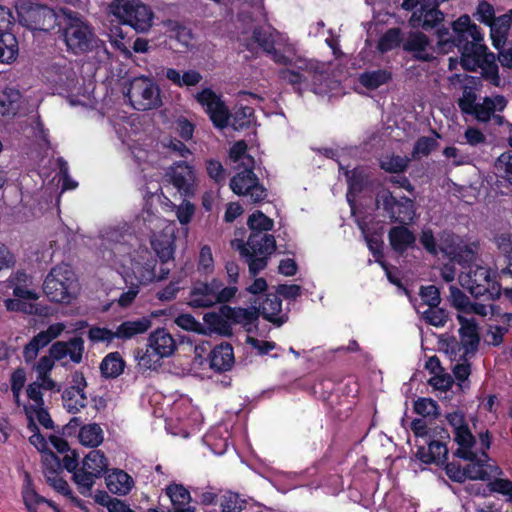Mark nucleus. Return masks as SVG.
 <instances>
[{
  "instance_id": "1",
  "label": "nucleus",
  "mask_w": 512,
  "mask_h": 512,
  "mask_svg": "<svg viewBox=\"0 0 512 512\" xmlns=\"http://www.w3.org/2000/svg\"><path fill=\"white\" fill-rule=\"evenodd\" d=\"M453 32L442 28L437 31V48L443 54L457 49L460 53V64L465 71L474 72L481 68L482 77L494 86L500 85L499 69L495 55L488 53L487 46L482 43L481 28L471 22L469 15H461L452 23Z\"/></svg>"
},
{
  "instance_id": "2",
  "label": "nucleus",
  "mask_w": 512,
  "mask_h": 512,
  "mask_svg": "<svg viewBox=\"0 0 512 512\" xmlns=\"http://www.w3.org/2000/svg\"><path fill=\"white\" fill-rule=\"evenodd\" d=\"M247 225L250 229V235L246 242L239 241L237 249L241 258L248 264L249 272L256 276L268 264L269 257L276 249V240L273 235L265 232L273 229L274 222L262 211L253 212Z\"/></svg>"
},
{
  "instance_id": "3",
  "label": "nucleus",
  "mask_w": 512,
  "mask_h": 512,
  "mask_svg": "<svg viewBox=\"0 0 512 512\" xmlns=\"http://www.w3.org/2000/svg\"><path fill=\"white\" fill-rule=\"evenodd\" d=\"M109 10L121 25H128L137 33H145L152 27L153 11L138 0H114Z\"/></svg>"
},
{
  "instance_id": "4",
  "label": "nucleus",
  "mask_w": 512,
  "mask_h": 512,
  "mask_svg": "<svg viewBox=\"0 0 512 512\" xmlns=\"http://www.w3.org/2000/svg\"><path fill=\"white\" fill-rule=\"evenodd\" d=\"M296 70L290 68L280 69L279 78L291 85L295 92L302 94L304 90H311L315 94H321L323 90L318 87L326 78L323 71L319 70L316 63L300 59L296 63Z\"/></svg>"
},
{
  "instance_id": "5",
  "label": "nucleus",
  "mask_w": 512,
  "mask_h": 512,
  "mask_svg": "<svg viewBox=\"0 0 512 512\" xmlns=\"http://www.w3.org/2000/svg\"><path fill=\"white\" fill-rule=\"evenodd\" d=\"M65 15L63 35L68 50L76 55L92 51L97 40L93 27L78 12L69 11Z\"/></svg>"
},
{
  "instance_id": "6",
  "label": "nucleus",
  "mask_w": 512,
  "mask_h": 512,
  "mask_svg": "<svg viewBox=\"0 0 512 512\" xmlns=\"http://www.w3.org/2000/svg\"><path fill=\"white\" fill-rule=\"evenodd\" d=\"M235 297L234 287H224L219 278L210 281H196L189 293L188 305L192 308H210L215 304L230 302Z\"/></svg>"
},
{
  "instance_id": "7",
  "label": "nucleus",
  "mask_w": 512,
  "mask_h": 512,
  "mask_svg": "<svg viewBox=\"0 0 512 512\" xmlns=\"http://www.w3.org/2000/svg\"><path fill=\"white\" fill-rule=\"evenodd\" d=\"M78 282L70 265L53 267L43 283V291L51 302L69 303L75 296Z\"/></svg>"
},
{
  "instance_id": "8",
  "label": "nucleus",
  "mask_w": 512,
  "mask_h": 512,
  "mask_svg": "<svg viewBox=\"0 0 512 512\" xmlns=\"http://www.w3.org/2000/svg\"><path fill=\"white\" fill-rule=\"evenodd\" d=\"M497 277L498 274L491 268L475 265L469 268L461 284L476 299L495 300L500 298L502 292Z\"/></svg>"
},
{
  "instance_id": "9",
  "label": "nucleus",
  "mask_w": 512,
  "mask_h": 512,
  "mask_svg": "<svg viewBox=\"0 0 512 512\" xmlns=\"http://www.w3.org/2000/svg\"><path fill=\"white\" fill-rule=\"evenodd\" d=\"M18 22L31 31L49 32L57 25L53 8L37 0H23L16 6Z\"/></svg>"
},
{
  "instance_id": "10",
  "label": "nucleus",
  "mask_w": 512,
  "mask_h": 512,
  "mask_svg": "<svg viewBox=\"0 0 512 512\" xmlns=\"http://www.w3.org/2000/svg\"><path fill=\"white\" fill-rule=\"evenodd\" d=\"M375 204L378 209L382 208L391 223L407 224L414 219V200L407 196L396 198L389 189L378 191Z\"/></svg>"
},
{
  "instance_id": "11",
  "label": "nucleus",
  "mask_w": 512,
  "mask_h": 512,
  "mask_svg": "<svg viewBox=\"0 0 512 512\" xmlns=\"http://www.w3.org/2000/svg\"><path fill=\"white\" fill-rule=\"evenodd\" d=\"M108 459L100 450H91L83 459L82 468L75 472L74 482L82 495L89 493L95 478L102 477L108 471Z\"/></svg>"
},
{
  "instance_id": "12",
  "label": "nucleus",
  "mask_w": 512,
  "mask_h": 512,
  "mask_svg": "<svg viewBox=\"0 0 512 512\" xmlns=\"http://www.w3.org/2000/svg\"><path fill=\"white\" fill-rule=\"evenodd\" d=\"M126 96L134 109L146 111L157 108L161 105L160 91L158 86L148 77H135L130 82Z\"/></svg>"
},
{
  "instance_id": "13",
  "label": "nucleus",
  "mask_w": 512,
  "mask_h": 512,
  "mask_svg": "<svg viewBox=\"0 0 512 512\" xmlns=\"http://www.w3.org/2000/svg\"><path fill=\"white\" fill-rule=\"evenodd\" d=\"M440 3L435 0H421V6L413 11L410 16L409 24L413 28H421L424 31H430L435 29V35L437 31L445 28L450 33L452 30V23L450 27L444 25L445 14L439 9Z\"/></svg>"
},
{
  "instance_id": "14",
  "label": "nucleus",
  "mask_w": 512,
  "mask_h": 512,
  "mask_svg": "<svg viewBox=\"0 0 512 512\" xmlns=\"http://www.w3.org/2000/svg\"><path fill=\"white\" fill-rule=\"evenodd\" d=\"M195 100L203 107L214 127L224 129L229 125L231 113L220 95L211 88H204L195 95Z\"/></svg>"
},
{
  "instance_id": "15",
  "label": "nucleus",
  "mask_w": 512,
  "mask_h": 512,
  "mask_svg": "<svg viewBox=\"0 0 512 512\" xmlns=\"http://www.w3.org/2000/svg\"><path fill=\"white\" fill-rule=\"evenodd\" d=\"M166 177L185 198H192L197 188L196 171L193 165L186 161H176L167 170Z\"/></svg>"
},
{
  "instance_id": "16",
  "label": "nucleus",
  "mask_w": 512,
  "mask_h": 512,
  "mask_svg": "<svg viewBox=\"0 0 512 512\" xmlns=\"http://www.w3.org/2000/svg\"><path fill=\"white\" fill-rule=\"evenodd\" d=\"M44 80L54 89L68 90L74 85L76 73L65 58L51 62L43 70Z\"/></svg>"
},
{
  "instance_id": "17",
  "label": "nucleus",
  "mask_w": 512,
  "mask_h": 512,
  "mask_svg": "<svg viewBox=\"0 0 512 512\" xmlns=\"http://www.w3.org/2000/svg\"><path fill=\"white\" fill-rule=\"evenodd\" d=\"M71 378V385L62 392V401L69 413L76 414L87 406V396L84 391L87 381L81 371H75Z\"/></svg>"
},
{
  "instance_id": "18",
  "label": "nucleus",
  "mask_w": 512,
  "mask_h": 512,
  "mask_svg": "<svg viewBox=\"0 0 512 512\" xmlns=\"http://www.w3.org/2000/svg\"><path fill=\"white\" fill-rule=\"evenodd\" d=\"M84 351V340L81 336L72 337L68 341H56L49 348L50 355L57 361L69 356L75 364L82 362Z\"/></svg>"
},
{
  "instance_id": "19",
  "label": "nucleus",
  "mask_w": 512,
  "mask_h": 512,
  "mask_svg": "<svg viewBox=\"0 0 512 512\" xmlns=\"http://www.w3.org/2000/svg\"><path fill=\"white\" fill-rule=\"evenodd\" d=\"M165 494L171 507H166L167 512H196L191 506L192 497L190 491L183 484L171 483L166 486Z\"/></svg>"
},
{
  "instance_id": "20",
  "label": "nucleus",
  "mask_w": 512,
  "mask_h": 512,
  "mask_svg": "<svg viewBox=\"0 0 512 512\" xmlns=\"http://www.w3.org/2000/svg\"><path fill=\"white\" fill-rule=\"evenodd\" d=\"M458 321L460 323L459 335L461 345L464 349L462 358L465 359V356L469 354L474 355L478 350L480 343L478 325L474 319H467L461 315H458Z\"/></svg>"
},
{
  "instance_id": "21",
  "label": "nucleus",
  "mask_w": 512,
  "mask_h": 512,
  "mask_svg": "<svg viewBox=\"0 0 512 512\" xmlns=\"http://www.w3.org/2000/svg\"><path fill=\"white\" fill-rule=\"evenodd\" d=\"M134 273L139 283L146 285L166 279L170 273V267H164L163 264H160L157 268V260L151 258L143 264L136 265Z\"/></svg>"
},
{
  "instance_id": "22",
  "label": "nucleus",
  "mask_w": 512,
  "mask_h": 512,
  "mask_svg": "<svg viewBox=\"0 0 512 512\" xmlns=\"http://www.w3.org/2000/svg\"><path fill=\"white\" fill-rule=\"evenodd\" d=\"M388 240L391 249L395 253L403 255L408 249L415 246L416 236L405 224H400L390 228Z\"/></svg>"
},
{
  "instance_id": "23",
  "label": "nucleus",
  "mask_w": 512,
  "mask_h": 512,
  "mask_svg": "<svg viewBox=\"0 0 512 512\" xmlns=\"http://www.w3.org/2000/svg\"><path fill=\"white\" fill-rule=\"evenodd\" d=\"M258 308H260V315L277 327L288 321V314L282 313V300L276 294L267 295Z\"/></svg>"
},
{
  "instance_id": "24",
  "label": "nucleus",
  "mask_w": 512,
  "mask_h": 512,
  "mask_svg": "<svg viewBox=\"0 0 512 512\" xmlns=\"http://www.w3.org/2000/svg\"><path fill=\"white\" fill-rule=\"evenodd\" d=\"M428 448L424 445L418 446L416 457L422 463L444 465L448 460V447L437 441H426Z\"/></svg>"
},
{
  "instance_id": "25",
  "label": "nucleus",
  "mask_w": 512,
  "mask_h": 512,
  "mask_svg": "<svg viewBox=\"0 0 512 512\" xmlns=\"http://www.w3.org/2000/svg\"><path fill=\"white\" fill-rule=\"evenodd\" d=\"M220 312L226 319L230 320L231 324H240L241 326L255 324L260 316V308L255 306L242 308L222 305Z\"/></svg>"
},
{
  "instance_id": "26",
  "label": "nucleus",
  "mask_w": 512,
  "mask_h": 512,
  "mask_svg": "<svg viewBox=\"0 0 512 512\" xmlns=\"http://www.w3.org/2000/svg\"><path fill=\"white\" fill-rule=\"evenodd\" d=\"M233 347L229 343L215 346L209 354L210 368L215 372L229 371L234 364Z\"/></svg>"
},
{
  "instance_id": "27",
  "label": "nucleus",
  "mask_w": 512,
  "mask_h": 512,
  "mask_svg": "<svg viewBox=\"0 0 512 512\" xmlns=\"http://www.w3.org/2000/svg\"><path fill=\"white\" fill-rule=\"evenodd\" d=\"M151 247L160 260V264L169 267L174 261L175 238L173 235L160 233L151 239Z\"/></svg>"
},
{
  "instance_id": "28",
  "label": "nucleus",
  "mask_w": 512,
  "mask_h": 512,
  "mask_svg": "<svg viewBox=\"0 0 512 512\" xmlns=\"http://www.w3.org/2000/svg\"><path fill=\"white\" fill-rule=\"evenodd\" d=\"M507 106V100L503 95L484 97L482 103H477L475 111L471 114L477 121L487 123L491 120L495 111H503Z\"/></svg>"
},
{
  "instance_id": "29",
  "label": "nucleus",
  "mask_w": 512,
  "mask_h": 512,
  "mask_svg": "<svg viewBox=\"0 0 512 512\" xmlns=\"http://www.w3.org/2000/svg\"><path fill=\"white\" fill-rule=\"evenodd\" d=\"M148 344L163 357L171 356L176 350V342L165 328H158L152 332L148 338Z\"/></svg>"
},
{
  "instance_id": "30",
  "label": "nucleus",
  "mask_w": 512,
  "mask_h": 512,
  "mask_svg": "<svg viewBox=\"0 0 512 512\" xmlns=\"http://www.w3.org/2000/svg\"><path fill=\"white\" fill-rule=\"evenodd\" d=\"M108 490L113 494L127 495L133 485V478L125 471L115 469L112 473L108 474L105 478Z\"/></svg>"
},
{
  "instance_id": "31",
  "label": "nucleus",
  "mask_w": 512,
  "mask_h": 512,
  "mask_svg": "<svg viewBox=\"0 0 512 512\" xmlns=\"http://www.w3.org/2000/svg\"><path fill=\"white\" fill-rule=\"evenodd\" d=\"M19 54V43L16 35L8 30H0V63L10 64Z\"/></svg>"
},
{
  "instance_id": "32",
  "label": "nucleus",
  "mask_w": 512,
  "mask_h": 512,
  "mask_svg": "<svg viewBox=\"0 0 512 512\" xmlns=\"http://www.w3.org/2000/svg\"><path fill=\"white\" fill-rule=\"evenodd\" d=\"M454 440L458 444V448L454 452L456 457L460 459H471L475 456V452L472 448L476 444V438L470 431L468 425L454 432Z\"/></svg>"
},
{
  "instance_id": "33",
  "label": "nucleus",
  "mask_w": 512,
  "mask_h": 512,
  "mask_svg": "<svg viewBox=\"0 0 512 512\" xmlns=\"http://www.w3.org/2000/svg\"><path fill=\"white\" fill-rule=\"evenodd\" d=\"M465 460L469 461V463L465 466V474L467 475V479L482 481H487L490 479L491 473L489 469H491V466L486 464L489 459H485L481 455L479 457L475 452L474 457Z\"/></svg>"
},
{
  "instance_id": "34",
  "label": "nucleus",
  "mask_w": 512,
  "mask_h": 512,
  "mask_svg": "<svg viewBox=\"0 0 512 512\" xmlns=\"http://www.w3.org/2000/svg\"><path fill=\"white\" fill-rule=\"evenodd\" d=\"M125 368V361L119 352L107 354L100 363L101 375L106 379H113L120 376Z\"/></svg>"
},
{
  "instance_id": "35",
  "label": "nucleus",
  "mask_w": 512,
  "mask_h": 512,
  "mask_svg": "<svg viewBox=\"0 0 512 512\" xmlns=\"http://www.w3.org/2000/svg\"><path fill=\"white\" fill-rule=\"evenodd\" d=\"M165 77L177 87H192L198 85L202 80V75L197 70H187L182 75L175 68H167Z\"/></svg>"
},
{
  "instance_id": "36",
  "label": "nucleus",
  "mask_w": 512,
  "mask_h": 512,
  "mask_svg": "<svg viewBox=\"0 0 512 512\" xmlns=\"http://www.w3.org/2000/svg\"><path fill=\"white\" fill-rule=\"evenodd\" d=\"M392 80V72L388 69L365 71L359 76L360 84L368 90H376Z\"/></svg>"
},
{
  "instance_id": "37",
  "label": "nucleus",
  "mask_w": 512,
  "mask_h": 512,
  "mask_svg": "<svg viewBox=\"0 0 512 512\" xmlns=\"http://www.w3.org/2000/svg\"><path fill=\"white\" fill-rule=\"evenodd\" d=\"M258 180L259 178L252 168L245 169L231 178L230 188L235 194L243 196L249 189L253 188V185Z\"/></svg>"
},
{
  "instance_id": "38",
  "label": "nucleus",
  "mask_w": 512,
  "mask_h": 512,
  "mask_svg": "<svg viewBox=\"0 0 512 512\" xmlns=\"http://www.w3.org/2000/svg\"><path fill=\"white\" fill-rule=\"evenodd\" d=\"M151 326V321L142 317L137 320H128L121 323L116 332L119 339H130L135 335L145 333Z\"/></svg>"
},
{
  "instance_id": "39",
  "label": "nucleus",
  "mask_w": 512,
  "mask_h": 512,
  "mask_svg": "<svg viewBox=\"0 0 512 512\" xmlns=\"http://www.w3.org/2000/svg\"><path fill=\"white\" fill-rule=\"evenodd\" d=\"M348 184L347 200L351 202L350 194L362 193L368 186V175L361 167H356L345 173Z\"/></svg>"
},
{
  "instance_id": "40",
  "label": "nucleus",
  "mask_w": 512,
  "mask_h": 512,
  "mask_svg": "<svg viewBox=\"0 0 512 512\" xmlns=\"http://www.w3.org/2000/svg\"><path fill=\"white\" fill-rule=\"evenodd\" d=\"M203 320L212 332L218 333L222 336L232 335L231 322L229 319H226L221 312L220 314L215 312L206 313Z\"/></svg>"
},
{
  "instance_id": "41",
  "label": "nucleus",
  "mask_w": 512,
  "mask_h": 512,
  "mask_svg": "<svg viewBox=\"0 0 512 512\" xmlns=\"http://www.w3.org/2000/svg\"><path fill=\"white\" fill-rule=\"evenodd\" d=\"M80 443L84 446L95 448L103 442V431L99 424L84 425L79 431Z\"/></svg>"
},
{
  "instance_id": "42",
  "label": "nucleus",
  "mask_w": 512,
  "mask_h": 512,
  "mask_svg": "<svg viewBox=\"0 0 512 512\" xmlns=\"http://www.w3.org/2000/svg\"><path fill=\"white\" fill-rule=\"evenodd\" d=\"M22 499L28 512H38L37 507L46 501V498L35 490L29 474H26V482L22 488Z\"/></svg>"
},
{
  "instance_id": "43",
  "label": "nucleus",
  "mask_w": 512,
  "mask_h": 512,
  "mask_svg": "<svg viewBox=\"0 0 512 512\" xmlns=\"http://www.w3.org/2000/svg\"><path fill=\"white\" fill-rule=\"evenodd\" d=\"M402 31L398 27L389 28L378 40L377 42V50L380 53H387L397 47H399L402 43Z\"/></svg>"
},
{
  "instance_id": "44",
  "label": "nucleus",
  "mask_w": 512,
  "mask_h": 512,
  "mask_svg": "<svg viewBox=\"0 0 512 512\" xmlns=\"http://www.w3.org/2000/svg\"><path fill=\"white\" fill-rule=\"evenodd\" d=\"M247 501L238 493L226 491L221 496L220 507L222 512H241L246 508Z\"/></svg>"
},
{
  "instance_id": "45",
  "label": "nucleus",
  "mask_w": 512,
  "mask_h": 512,
  "mask_svg": "<svg viewBox=\"0 0 512 512\" xmlns=\"http://www.w3.org/2000/svg\"><path fill=\"white\" fill-rule=\"evenodd\" d=\"M232 127L234 130L239 131L249 128L254 119V109L249 106H242L231 114Z\"/></svg>"
},
{
  "instance_id": "46",
  "label": "nucleus",
  "mask_w": 512,
  "mask_h": 512,
  "mask_svg": "<svg viewBox=\"0 0 512 512\" xmlns=\"http://www.w3.org/2000/svg\"><path fill=\"white\" fill-rule=\"evenodd\" d=\"M410 159L400 155L384 157L380 161V168L388 173L400 174L407 170Z\"/></svg>"
},
{
  "instance_id": "47",
  "label": "nucleus",
  "mask_w": 512,
  "mask_h": 512,
  "mask_svg": "<svg viewBox=\"0 0 512 512\" xmlns=\"http://www.w3.org/2000/svg\"><path fill=\"white\" fill-rule=\"evenodd\" d=\"M42 466L45 479L60 475L62 471L61 459L52 450L42 455Z\"/></svg>"
},
{
  "instance_id": "48",
  "label": "nucleus",
  "mask_w": 512,
  "mask_h": 512,
  "mask_svg": "<svg viewBox=\"0 0 512 512\" xmlns=\"http://www.w3.org/2000/svg\"><path fill=\"white\" fill-rule=\"evenodd\" d=\"M159 354L153 347L147 344L145 352L142 355H139L138 352L136 355L139 360V366L146 370H157L162 364L161 360L164 358Z\"/></svg>"
},
{
  "instance_id": "49",
  "label": "nucleus",
  "mask_w": 512,
  "mask_h": 512,
  "mask_svg": "<svg viewBox=\"0 0 512 512\" xmlns=\"http://www.w3.org/2000/svg\"><path fill=\"white\" fill-rule=\"evenodd\" d=\"M440 250L458 263L472 261L475 256L474 251L467 246L455 247L453 245H445L440 247Z\"/></svg>"
},
{
  "instance_id": "50",
  "label": "nucleus",
  "mask_w": 512,
  "mask_h": 512,
  "mask_svg": "<svg viewBox=\"0 0 512 512\" xmlns=\"http://www.w3.org/2000/svg\"><path fill=\"white\" fill-rule=\"evenodd\" d=\"M414 412L423 417L437 418L439 416L438 403L431 398H418L414 402Z\"/></svg>"
},
{
  "instance_id": "51",
  "label": "nucleus",
  "mask_w": 512,
  "mask_h": 512,
  "mask_svg": "<svg viewBox=\"0 0 512 512\" xmlns=\"http://www.w3.org/2000/svg\"><path fill=\"white\" fill-rule=\"evenodd\" d=\"M252 40L266 53L273 49V46L275 45L273 34L262 26L254 27L252 31Z\"/></svg>"
},
{
  "instance_id": "52",
  "label": "nucleus",
  "mask_w": 512,
  "mask_h": 512,
  "mask_svg": "<svg viewBox=\"0 0 512 512\" xmlns=\"http://www.w3.org/2000/svg\"><path fill=\"white\" fill-rule=\"evenodd\" d=\"M430 38L421 31L410 32L408 38L403 43V50L405 52H412L421 47H430Z\"/></svg>"
},
{
  "instance_id": "53",
  "label": "nucleus",
  "mask_w": 512,
  "mask_h": 512,
  "mask_svg": "<svg viewBox=\"0 0 512 512\" xmlns=\"http://www.w3.org/2000/svg\"><path fill=\"white\" fill-rule=\"evenodd\" d=\"M206 172L210 179L217 184H222L226 180V169L219 160L207 159L205 161Z\"/></svg>"
},
{
  "instance_id": "54",
  "label": "nucleus",
  "mask_w": 512,
  "mask_h": 512,
  "mask_svg": "<svg viewBox=\"0 0 512 512\" xmlns=\"http://www.w3.org/2000/svg\"><path fill=\"white\" fill-rule=\"evenodd\" d=\"M476 100L477 94L470 87H465L462 93V97H460L457 101L458 107L462 113L471 115L476 108Z\"/></svg>"
},
{
  "instance_id": "55",
  "label": "nucleus",
  "mask_w": 512,
  "mask_h": 512,
  "mask_svg": "<svg viewBox=\"0 0 512 512\" xmlns=\"http://www.w3.org/2000/svg\"><path fill=\"white\" fill-rule=\"evenodd\" d=\"M448 313L443 308H432L429 307L423 313V319L430 325L435 327H443L448 321Z\"/></svg>"
},
{
  "instance_id": "56",
  "label": "nucleus",
  "mask_w": 512,
  "mask_h": 512,
  "mask_svg": "<svg viewBox=\"0 0 512 512\" xmlns=\"http://www.w3.org/2000/svg\"><path fill=\"white\" fill-rule=\"evenodd\" d=\"M478 21L488 25L492 28V25H499L498 19L495 18V10L492 4L487 1H481L477 7Z\"/></svg>"
},
{
  "instance_id": "57",
  "label": "nucleus",
  "mask_w": 512,
  "mask_h": 512,
  "mask_svg": "<svg viewBox=\"0 0 512 512\" xmlns=\"http://www.w3.org/2000/svg\"><path fill=\"white\" fill-rule=\"evenodd\" d=\"M88 339L93 343L107 342L111 343L117 338V332L106 327L92 326L87 333Z\"/></svg>"
},
{
  "instance_id": "58",
  "label": "nucleus",
  "mask_w": 512,
  "mask_h": 512,
  "mask_svg": "<svg viewBox=\"0 0 512 512\" xmlns=\"http://www.w3.org/2000/svg\"><path fill=\"white\" fill-rule=\"evenodd\" d=\"M46 482L49 484V486H51L58 493L71 499L72 501L76 502L77 504H80V500L77 499L73 495V492L70 489L68 482L64 478H62L60 475L52 476V477L50 476L49 478H46Z\"/></svg>"
},
{
  "instance_id": "59",
  "label": "nucleus",
  "mask_w": 512,
  "mask_h": 512,
  "mask_svg": "<svg viewBox=\"0 0 512 512\" xmlns=\"http://www.w3.org/2000/svg\"><path fill=\"white\" fill-rule=\"evenodd\" d=\"M419 295L428 307L436 308L441 302L440 290L435 285L421 286Z\"/></svg>"
},
{
  "instance_id": "60",
  "label": "nucleus",
  "mask_w": 512,
  "mask_h": 512,
  "mask_svg": "<svg viewBox=\"0 0 512 512\" xmlns=\"http://www.w3.org/2000/svg\"><path fill=\"white\" fill-rule=\"evenodd\" d=\"M438 145V142L429 136H422L417 139L413 147V157L416 155L428 156Z\"/></svg>"
},
{
  "instance_id": "61",
  "label": "nucleus",
  "mask_w": 512,
  "mask_h": 512,
  "mask_svg": "<svg viewBox=\"0 0 512 512\" xmlns=\"http://www.w3.org/2000/svg\"><path fill=\"white\" fill-rule=\"evenodd\" d=\"M450 300L453 307L464 313L467 312L471 302L469 297L456 286H450Z\"/></svg>"
},
{
  "instance_id": "62",
  "label": "nucleus",
  "mask_w": 512,
  "mask_h": 512,
  "mask_svg": "<svg viewBox=\"0 0 512 512\" xmlns=\"http://www.w3.org/2000/svg\"><path fill=\"white\" fill-rule=\"evenodd\" d=\"M495 167L503 172L512 185V151L503 152L496 160Z\"/></svg>"
},
{
  "instance_id": "63",
  "label": "nucleus",
  "mask_w": 512,
  "mask_h": 512,
  "mask_svg": "<svg viewBox=\"0 0 512 512\" xmlns=\"http://www.w3.org/2000/svg\"><path fill=\"white\" fill-rule=\"evenodd\" d=\"M192 492L196 497L197 502L204 506L215 505L218 500V493L213 488L209 487L207 490H203L199 487L193 488Z\"/></svg>"
},
{
  "instance_id": "64",
  "label": "nucleus",
  "mask_w": 512,
  "mask_h": 512,
  "mask_svg": "<svg viewBox=\"0 0 512 512\" xmlns=\"http://www.w3.org/2000/svg\"><path fill=\"white\" fill-rule=\"evenodd\" d=\"M445 472L448 478L453 482L463 483L467 480V475L465 474V467H462L457 462L446 461Z\"/></svg>"
}]
</instances>
